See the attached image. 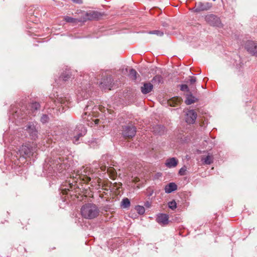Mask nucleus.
<instances>
[{"label":"nucleus","mask_w":257,"mask_h":257,"mask_svg":"<svg viewBox=\"0 0 257 257\" xmlns=\"http://www.w3.org/2000/svg\"><path fill=\"white\" fill-rule=\"evenodd\" d=\"M66 165L60 158L51 160L47 159L44 166V169L49 175H53L55 172H63L66 169Z\"/></svg>","instance_id":"1"},{"label":"nucleus","mask_w":257,"mask_h":257,"mask_svg":"<svg viewBox=\"0 0 257 257\" xmlns=\"http://www.w3.org/2000/svg\"><path fill=\"white\" fill-rule=\"evenodd\" d=\"M99 109L100 111H102V108L99 107L98 108L96 106L94 105V102L92 101H88L87 104L84 108V112L82 114L83 119L87 122L88 125H92L94 123L97 124L99 122L98 119H93L92 116H95L96 115L94 113Z\"/></svg>","instance_id":"2"},{"label":"nucleus","mask_w":257,"mask_h":257,"mask_svg":"<svg viewBox=\"0 0 257 257\" xmlns=\"http://www.w3.org/2000/svg\"><path fill=\"white\" fill-rule=\"evenodd\" d=\"M99 209L96 205L87 203L83 205L81 209L82 216L86 219H91L96 217L99 214Z\"/></svg>","instance_id":"3"},{"label":"nucleus","mask_w":257,"mask_h":257,"mask_svg":"<svg viewBox=\"0 0 257 257\" xmlns=\"http://www.w3.org/2000/svg\"><path fill=\"white\" fill-rule=\"evenodd\" d=\"M86 133V129L83 124L77 125L75 128L70 133V138L75 144L79 143V138Z\"/></svg>","instance_id":"4"},{"label":"nucleus","mask_w":257,"mask_h":257,"mask_svg":"<svg viewBox=\"0 0 257 257\" xmlns=\"http://www.w3.org/2000/svg\"><path fill=\"white\" fill-rule=\"evenodd\" d=\"M36 146L34 143H27L22 145L19 149L20 155L23 158H30L36 152Z\"/></svg>","instance_id":"5"},{"label":"nucleus","mask_w":257,"mask_h":257,"mask_svg":"<svg viewBox=\"0 0 257 257\" xmlns=\"http://www.w3.org/2000/svg\"><path fill=\"white\" fill-rule=\"evenodd\" d=\"M93 175L88 167H84L80 170L77 171L76 176H78L81 183L83 182L87 183L91 180V178L93 177Z\"/></svg>","instance_id":"6"},{"label":"nucleus","mask_w":257,"mask_h":257,"mask_svg":"<svg viewBox=\"0 0 257 257\" xmlns=\"http://www.w3.org/2000/svg\"><path fill=\"white\" fill-rule=\"evenodd\" d=\"M55 102L56 103V105L58 106L59 111L63 112L64 111L65 107H69L71 102L70 101V96L68 95L60 96L58 97L56 100H55Z\"/></svg>","instance_id":"7"},{"label":"nucleus","mask_w":257,"mask_h":257,"mask_svg":"<svg viewBox=\"0 0 257 257\" xmlns=\"http://www.w3.org/2000/svg\"><path fill=\"white\" fill-rule=\"evenodd\" d=\"M245 49L251 55L257 57V42L248 40L245 43Z\"/></svg>","instance_id":"8"},{"label":"nucleus","mask_w":257,"mask_h":257,"mask_svg":"<svg viewBox=\"0 0 257 257\" xmlns=\"http://www.w3.org/2000/svg\"><path fill=\"white\" fill-rule=\"evenodd\" d=\"M136 133V127L132 125L123 127L122 135L126 139H131L134 137Z\"/></svg>","instance_id":"9"},{"label":"nucleus","mask_w":257,"mask_h":257,"mask_svg":"<svg viewBox=\"0 0 257 257\" xmlns=\"http://www.w3.org/2000/svg\"><path fill=\"white\" fill-rule=\"evenodd\" d=\"M205 21L210 25L220 27L221 23L220 19L214 15H208L205 17Z\"/></svg>","instance_id":"10"},{"label":"nucleus","mask_w":257,"mask_h":257,"mask_svg":"<svg viewBox=\"0 0 257 257\" xmlns=\"http://www.w3.org/2000/svg\"><path fill=\"white\" fill-rule=\"evenodd\" d=\"M25 130L29 134L32 139L35 140L37 137L38 132L34 122H29L25 126Z\"/></svg>","instance_id":"11"},{"label":"nucleus","mask_w":257,"mask_h":257,"mask_svg":"<svg viewBox=\"0 0 257 257\" xmlns=\"http://www.w3.org/2000/svg\"><path fill=\"white\" fill-rule=\"evenodd\" d=\"M212 7V4L209 2L196 3L194 7V10L195 12H199L203 11H207L210 9Z\"/></svg>","instance_id":"12"},{"label":"nucleus","mask_w":257,"mask_h":257,"mask_svg":"<svg viewBox=\"0 0 257 257\" xmlns=\"http://www.w3.org/2000/svg\"><path fill=\"white\" fill-rule=\"evenodd\" d=\"M74 180L75 184H73V182L72 183L66 182L65 185H63L61 187L62 192L63 194H67V191L73 190V189H75L76 188L78 187L77 183V181L75 180V179H73Z\"/></svg>","instance_id":"13"},{"label":"nucleus","mask_w":257,"mask_h":257,"mask_svg":"<svg viewBox=\"0 0 257 257\" xmlns=\"http://www.w3.org/2000/svg\"><path fill=\"white\" fill-rule=\"evenodd\" d=\"M197 113L194 110H190L186 113V121L188 123L192 124L195 121Z\"/></svg>","instance_id":"14"},{"label":"nucleus","mask_w":257,"mask_h":257,"mask_svg":"<svg viewBox=\"0 0 257 257\" xmlns=\"http://www.w3.org/2000/svg\"><path fill=\"white\" fill-rule=\"evenodd\" d=\"M169 216L166 214L161 213L158 215L157 222L162 225H166L169 222Z\"/></svg>","instance_id":"15"},{"label":"nucleus","mask_w":257,"mask_h":257,"mask_svg":"<svg viewBox=\"0 0 257 257\" xmlns=\"http://www.w3.org/2000/svg\"><path fill=\"white\" fill-rule=\"evenodd\" d=\"M153 88V85L151 83H144L143 86L141 87V91L143 94H146L151 92Z\"/></svg>","instance_id":"16"},{"label":"nucleus","mask_w":257,"mask_h":257,"mask_svg":"<svg viewBox=\"0 0 257 257\" xmlns=\"http://www.w3.org/2000/svg\"><path fill=\"white\" fill-rule=\"evenodd\" d=\"M182 99L179 97H174L168 100V104L170 106L175 107L181 103Z\"/></svg>","instance_id":"17"},{"label":"nucleus","mask_w":257,"mask_h":257,"mask_svg":"<svg viewBox=\"0 0 257 257\" xmlns=\"http://www.w3.org/2000/svg\"><path fill=\"white\" fill-rule=\"evenodd\" d=\"M178 163V161L175 158H171L166 160L165 165L168 168H173L176 167Z\"/></svg>","instance_id":"18"},{"label":"nucleus","mask_w":257,"mask_h":257,"mask_svg":"<svg viewBox=\"0 0 257 257\" xmlns=\"http://www.w3.org/2000/svg\"><path fill=\"white\" fill-rule=\"evenodd\" d=\"M165 191L167 193H170L177 189V186L174 183H170L165 187Z\"/></svg>","instance_id":"19"},{"label":"nucleus","mask_w":257,"mask_h":257,"mask_svg":"<svg viewBox=\"0 0 257 257\" xmlns=\"http://www.w3.org/2000/svg\"><path fill=\"white\" fill-rule=\"evenodd\" d=\"M106 80L107 81V84H106V82L105 81V79H102L99 82V85L100 86L104 89L107 88V87H109L110 85L108 84L109 82H111V78L110 76L107 77Z\"/></svg>","instance_id":"20"},{"label":"nucleus","mask_w":257,"mask_h":257,"mask_svg":"<svg viewBox=\"0 0 257 257\" xmlns=\"http://www.w3.org/2000/svg\"><path fill=\"white\" fill-rule=\"evenodd\" d=\"M201 161L204 164L210 165L213 162V156L212 155L208 154L207 156H202Z\"/></svg>","instance_id":"21"},{"label":"nucleus","mask_w":257,"mask_h":257,"mask_svg":"<svg viewBox=\"0 0 257 257\" xmlns=\"http://www.w3.org/2000/svg\"><path fill=\"white\" fill-rule=\"evenodd\" d=\"M77 95L78 98L87 99L89 96V93L86 90L81 89L78 90Z\"/></svg>","instance_id":"22"},{"label":"nucleus","mask_w":257,"mask_h":257,"mask_svg":"<svg viewBox=\"0 0 257 257\" xmlns=\"http://www.w3.org/2000/svg\"><path fill=\"white\" fill-rule=\"evenodd\" d=\"M86 16L89 20H95L99 18L100 14L96 12H90L86 13Z\"/></svg>","instance_id":"23"},{"label":"nucleus","mask_w":257,"mask_h":257,"mask_svg":"<svg viewBox=\"0 0 257 257\" xmlns=\"http://www.w3.org/2000/svg\"><path fill=\"white\" fill-rule=\"evenodd\" d=\"M20 111H16L14 114L13 115V118L16 120L17 121H19L21 119H26V116L24 115L23 114H21V115H20Z\"/></svg>","instance_id":"24"},{"label":"nucleus","mask_w":257,"mask_h":257,"mask_svg":"<svg viewBox=\"0 0 257 257\" xmlns=\"http://www.w3.org/2000/svg\"><path fill=\"white\" fill-rule=\"evenodd\" d=\"M71 75L70 74V72L69 70H68L61 75L60 76V79H62L64 81H66L71 77Z\"/></svg>","instance_id":"25"},{"label":"nucleus","mask_w":257,"mask_h":257,"mask_svg":"<svg viewBox=\"0 0 257 257\" xmlns=\"http://www.w3.org/2000/svg\"><path fill=\"white\" fill-rule=\"evenodd\" d=\"M197 100L196 98H195L194 96H192V95H188L187 97V99L185 101V103L187 105L191 104L194 102H195Z\"/></svg>","instance_id":"26"},{"label":"nucleus","mask_w":257,"mask_h":257,"mask_svg":"<svg viewBox=\"0 0 257 257\" xmlns=\"http://www.w3.org/2000/svg\"><path fill=\"white\" fill-rule=\"evenodd\" d=\"M29 106L31 108L32 113H34V111L37 110L39 108L40 105L38 102H35L32 103H31ZM33 115H35V114H33Z\"/></svg>","instance_id":"27"},{"label":"nucleus","mask_w":257,"mask_h":257,"mask_svg":"<svg viewBox=\"0 0 257 257\" xmlns=\"http://www.w3.org/2000/svg\"><path fill=\"white\" fill-rule=\"evenodd\" d=\"M152 82L154 84H159L163 82V79L161 75H156L153 78Z\"/></svg>","instance_id":"28"},{"label":"nucleus","mask_w":257,"mask_h":257,"mask_svg":"<svg viewBox=\"0 0 257 257\" xmlns=\"http://www.w3.org/2000/svg\"><path fill=\"white\" fill-rule=\"evenodd\" d=\"M64 19L65 21L67 23H77L78 22H81V20L68 16L65 17Z\"/></svg>","instance_id":"29"},{"label":"nucleus","mask_w":257,"mask_h":257,"mask_svg":"<svg viewBox=\"0 0 257 257\" xmlns=\"http://www.w3.org/2000/svg\"><path fill=\"white\" fill-rule=\"evenodd\" d=\"M138 75L137 71L134 69H131L129 72V76L130 78L133 79V80H136L137 78V75Z\"/></svg>","instance_id":"30"},{"label":"nucleus","mask_w":257,"mask_h":257,"mask_svg":"<svg viewBox=\"0 0 257 257\" xmlns=\"http://www.w3.org/2000/svg\"><path fill=\"white\" fill-rule=\"evenodd\" d=\"M130 206V201L127 198L123 199L121 201V206L123 208H127Z\"/></svg>","instance_id":"31"},{"label":"nucleus","mask_w":257,"mask_h":257,"mask_svg":"<svg viewBox=\"0 0 257 257\" xmlns=\"http://www.w3.org/2000/svg\"><path fill=\"white\" fill-rule=\"evenodd\" d=\"M135 209L137 212L141 215L143 214L145 212V208L142 206L138 205L136 206Z\"/></svg>","instance_id":"32"},{"label":"nucleus","mask_w":257,"mask_h":257,"mask_svg":"<svg viewBox=\"0 0 257 257\" xmlns=\"http://www.w3.org/2000/svg\"><path fill=\"white\" fill-rule=\"evenodd\" d=\"M107 172L111 176L112 178H114L116 176V172L115 170L111 167L107 168Z\"/></svg>","instance_id":"33"},{"label":"nucleus","mask_w":257,"mask_h":257,"mask_svg":"<svg viewBox=\"0 0 257 257\" xmlns=\"http://www.w3.org/2000/svg\"><path fill=\"white\" fill-rule=\"evenodd\" d=\"M169 207L172 210H174L177 207L176 202L173 200L168 203Z\"/></svg>","instance_id":"34"},{"label":"nucleus","mask_w":257,"mask_h":257,"mask_svg":"<svg viewBox=\"0 0 257 257\" xmlns=\"http://www.w3.org/2000/svg\"><path fill=\"white\" fill-rule=\"evenodd\" d=\"M49 117L47 114H43L41 117V121L43 123H46L48 121Z\"/></svg>","instance_id":"35"},{"label":"nucleus","mask_w":257,"mask_h":257,"mask_svg":"<svg viewBox=\"0 0 257 257\" xmlns=\"http://www.w3.org/2000/svg\"><path fill=\"white\" fill-rule=\"evenodd\" d=\"M149 34H155L159 36H162L164 35L163 32H162L159 30H155V31H150L149 32Z\"/></svg>","instance_id":"36"},{"label":"nucleus","mask_w":257,"mask_h":257,"mask_svg":"<svg viewBox=\"0 0 257 257\" xmlns=\"http://www.w3.org/2000/svg\"><path fill=\"white\" fill-rule=\"evenodd\" d=\"M186 170H187V168H186V166H183V167H182L179 171V174L181 176H184L186 174Z\"/></svg>","instance_id":"37"},{"label":"nucleus","mask_w":257,"mask_h":257,"mask_svg":"<svg viewBox=\"0 0 257 257\" xmlns=\"http://www.w3.org/2000/svg\"><path fill=\"white\" fill-rule=\"evenodd\" d=\"M196 81V78L194 76H190L189 79V82L191 85H193Z\"/></svg>","instance_id":"38"},{"label":"nucleus","mask_w":257,"mask_h":257,"mask_svg":"<svg viewBox=\"0 0 257 257\" xmlns=\"http://www.w3.org/2000/svg\"><path fill=\"white\" fill-rule=\"evenodd\" d=\"M180 89L182 91H188L189 90L188 86L186 84L181 85Z\"/></svg>","instance_id":"39"},{"label":"nucleus","mask_w":257,"mask_h":257,"mask_svg":"<svg viewBox=\"0 0 257 257\" xmlns=\"http://www.w3.org/2000/svg\"><path fill=\"white\" fill-rule=\"evenodd\" d=\"M154 193V190L151 188L147 189V194L148 196H151Z\"/></svg>","instance_id":"40"},{"label":"nucleus","mask_w":257,"mask_h":257,"mask_svg":"<svg viewBox=\"0 0 257 257\" xmlns=\"http://www.w3.org/2000/svg\"><path fill=\"white\" fill-rule=\"evenodd\" d=\"M145 206L147 208H150L151 206V203L149 201H147L145 203Z\"/></svg>","instance_id":"41"},{"label":"nucleus","mask_w":257,"mask_h":257,"mask_svg":"<svg viewBox=\"0 0 257 257\" xmlns=\"http://www.w3.org/2000/svg\"><path fill=\"white\" fill-rule=\"evenodd\" d=\"M74 3H77V4H82V0H72Z\"/></svg>","instance_id":"42"},{"label":"nucleus","mask_w":257,"mask_h":257,"mask_svg":"<svg viewBox=\"0 0 257 257\" xmlns=\"http://www.w3.org/2000/svg\"><path fill=\"white\" fill-rule=\"evenodd\" d=\"M106 166H102L100 167V169L102 171H105L106 170Z\"/></svg>","instance_id":"43"}]
</instances>
